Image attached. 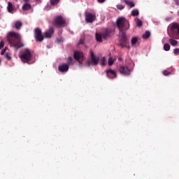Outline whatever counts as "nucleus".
I'll list each match as a JSON object with an SVG mask.
<instances>
[{"label": "nucleus", "mask_w": 179, "mask_h": 179, "mask_svg": "<svg viewBox=\"0 0 179 179\" xmlns=\"http://www.w3.org/2000/svg\"><path fill=\"white\" fill-rule=\"evenodd\" d=\"M20 35L16 32L10 31L7 35V41L10 47H13L15 50H19L24 47V44L21 41Z\"/></svg>", "instance_id": "obj_1"}, {"label": "nucleus", "mask_w": 179, "mask_h": 179, "mask_svg": "<svg viewBox=\"0 0 179 179\" xmlns=\"http://www.w3.org/2000/svg\"><path fill=\"white\" fill-rule=\"evenodd\" d=\"M116 26L120 31V34H125V31L129 29V22L125 17H121L117 20Z\"/></svg>", "instance_id": "obj_2"}, {"label": "nucleus", "mask_w": 179, "mask_h": 179, "mask_svg": "<svg viewBox=\"0 0 179 179\" xmlns=\"http://www.w3.org/2000/svg\"><path fill=\"white\" fill-rule=\"evenodd\" d=\"M168 34L172 38L179 39V24L177 22L171 24L168 27Z\"/></svg>", "instance_id": "obj_3"}, {"label": "nucleus", "mask_w": 179, "mask_h": 179, "mask_svg": "<svg viewBox=\"0 0 179 179\" xmlns=\"http://www.w3.org/2000/svg\"><path fill=\"white\" fill-rule=\"evenodd\" d=\"M113 30L110 28L106 29L103 33L99 34L96 33L95 34V38L98 43H101L103 40H107L108 37H110Z\"/></svg>", "instance_id": "obj_4"}, {"label": "nucleus", "mask_w": 179, "mask_h": 179, "mask_svg": "<svg viewBox=\"0 0 179 179\" xmlns=\"http://www.w3.org/2000/svg\"><path fill=\"white\" fill-rule=\"evenodd\" d=\"M20 58L22 62L30 64V62L31 61V53L30 52V50L27 48L24 49V52L20 55Z\"/></svg>", "instance_id": "obj_5"}, {"label": "nucleus", "mask_w": 179, "mask_h": 179, "mask_svg": "<svg viewBox=\"0 0 179 179\" xmlns=\"http://www.w3.org/2000/svg\"><path fill=\"white\" fill-rule=\"evenodd\" d=\"M120 40L119 43V45L122 47V48H129L128 45V38L127 37V34H120Z\"/></svg>", "instance_id": "obj_6"}, {"label": "nucleus", "mask_w": 179, "mask_h": 179, "mask_svg": "<svg viewBox=\"0 0 179 179\" xmlns=\"http://www.w3.org/2000/svg\"><path fill=\"white\" fill-rule=\"evenodd\" d=\"M34 37L36 41L41 43V41L44 40V34H43V33L41 32V29H40L39 28H36L34 29Z\"/></svg>", "instance_id": "obj_7"}, {"label": "nucleus", "mask_w": 179, "mask_h": 179, "mask_svg": "<svg viewBox=\"0 0 179 179\" xmlns=\"http://www.w3.org/2000/svg\"><path fill=\"white\" fill-rule=\"evenodd\" d=\"M91 61L87 62L88 66L92 65H97L99 64V60L100 59L97 56L94 55L93 52H90Z\"/></svg>", "instance_id": "obj_8"}, {"label": "nucleus", "mask_w": 179, "mask_h": 179, "mask_svg": "<svg viewBox=\"0 0 179 179\" xmlns=\"http://www.w3.org/2000/svg\"><path fill=\"white\" fill-rule=\"evenodd\" d=\"M54 26H64L65 24V19L62 16L56 17L53 21Z\"/></svg>", "instance_id": "obj_9"}, {"label": "nucleus", "mask_w": 179, "mask_h": 179, "mask_svg": "<svg viewBox=\"0 0 179 179\" xmlns=\"http://www.w3.org/2000/svg\"><path fill=\"white\" fill-rule=\"evenodd\" d=\"M96 20V15L90 13L85 12V22L86 23H93Z\"/></svg>", "instance_id": "obj_10"}, {"label": "nucleus", "mask_w": 179, "mask_h": 179, "mask_svg": "<svg viewBox=\"0 0 179 179\" xmlns=\"http://www.w3.org/2000/svg\"><path fill=\"white\" fill-rule=\"evenodd\" d=\"M54 34V28L50 27L48 30L43 33V38H51L52 36Z\"/></svg>", "instance_id": "obj_11"}, {"label": "nucleus", "mask_w": 179, "mask_h": 179, "mask_svg": "<svg viewBox=\"0 0 179 179\" xmlns=\"http://www.w3.org/2000/svg\"><path fill=\"white\" fill-rule=\"evenodd\" d=\"M74 59H76V61H78L80 64V61H83V52L76 51L74 52Z\"/></svg>", "instance_id": "obj_12"}, {"label": "nucleus", "mask_w": 179, "mask_h": 179, "mask_svg": "<svg viewBox=\"0 0 179 179\" xmlns=\"http://www.w3.org/2000/svg\"><path fill=\"white\" fill-rule=\"evenodd\" d=\"M120 73H122V75H130L131 74V70H129V69L125 66H120Z\"/></svg>", "instance_id": "obj_13"}, {"label": "nucleus", "mask_w": 179, "mask_h": 179, "mask_svg": "<svg viewBox=\"0 0 179 179\" xmlns=\"http://www.w3.org/2000/svg\"><path fill=\"white\" fill-rule=\"evenodd\" d=\"M106 73L109 79H115V78H117V73L114 70L109 69L106 71Z\"/></svg>", "instance_id": "obj_14"}, {"label": "nucleus", "mask_w": 179, "mask_h": 179, "mask_svg": "<svg viewBox=\"0 0 179 179\" xmlns=\"http://www.w3.org/2000/svg\"><path fill=\"white\" fill-rule=\"evenodd\" d=\"M58 69L59 72H68V70L69 69V66L68 65V64H63L59 66Z\"/></svg>", "instance_id": "obj_15"}, {"label": "nucleus", "mask_w": 179, "mask_h": 179, "mask_svg": "<svg viewBox=\"0 0 179 179\" xmlns=\"http://www.w3.org/2000/svg\"><path fill=\"white\" fill-rule=\"evenodd\" d=\"M22 10H30L31 9V5L29 3H24L22 6Z\"/></svg>", "instance_id": "obj_16"}, {"label": "nucleus", "mask_w": 179, "mask_h": 179, "mask_svg": "<svg viewBox=\"0 0 179 179\" xmlns=\"http://www.w3.org/2000/svg\"><path fill=\"white\" fill-rule=\"evenodd\" d=\"M22 26H23V23H22L21 21H16L14 27L16 30H20V29H22Z\"/></svg>", "instance_id": "obj_17"}, {"label": "nucleus", "mask_w": 179, "mask_h": 179, "mask_svg": "<svg viewBox=\"0 0 179 179\" xmlns=\"http://www.w3.org/2000/svg\"><path fill=\"white\" fill-rule=\"evenodd\" d=\"M7 9L10 13H12V12H13V10H14L13 4H12V3H10V1L8 2Z\"/></svg>", "instance_id": "obj_18"}, {"label": "nucleus", "mask_w": 179, "mask_h": 179, "mask_svg": "<svg viewBox=\"0 0 179 179\" xmlns=\"http://www.w3.org/2000/svg\"><path fill=\"white\" fill-rule=\"evenodd\" d=\"M124 3H126V5H128V6H129V8H134V6H135V4L132 1L124 0Z\"/></svg>", "instance_id": "obj_19"}, {"label": "nucleus", "mask_w": 179, "mask_h": 179, "mask_svg": "<svg viewBox=\"0 0 179 179\" xmlns=\"http://www.w3.org/2000/svg\"><path fill=\"white\" fill-rule=\"evenodd\" d=\"M169 43L171 45H177L178 44V41L173 38H169Z\"/></svg>", "instance_id": "obj_20"}, {"label": "nucleus", "mask_w": 179, "mask_h": 179, "mask_svg": "<svg viewBox=\"0 0 179 179\" xmlns=\"http://www.w3.org/2000/svg\"><path fill=\"white\" fill-rule=\"evenodd\" d=\"M59 3V0H50L51 6H57Z\"/></svg>", "instance_id": "obj_21"}, {"label": "nucleus", "mask_w": 179, "mask_h": 179, "mask_svg": "<svg viewBox=\"0 0 179 179\" xmlns=\"http://www.w3.org/2000/svg\"><path fill=\"white\" fill-rule=\"evenodd\" d=\"M171 73H173V69H171L169 71L168 70H164L163 71V75H164V76H169V75H171Z\"/></svg>", "instance_id": "obj_22"}, {"label": "nucleus", "mask_w": 179, "mask_h": 179, "mask_svg": "<svg viewBox=\"0 0 179 179\" xmlns=\"http://www.w3.org/2000/svg\"><path fill=\"white\" fill-rule=\"evenodd\" d=\"M143 38H149L150 37V32L149 31H146L143 34Z\"/></svg>", "instance_id": "obj_23"}, {"label": "nucleus", "mask_w": 179, "mask_h": 179, "mask_svg": "<svg viewBox=\"0 0 179 179\" xmlns=\"http://www.w3.org/2000/svg\"><path fill=\"white\" fill-rule=\"evenodd\" d=\"M131 45H135L136 43H138V38L137 37H133L131 41Z\"/></svg>", "instance_id": "obj_24"}, {"label": "nucleus", "mask_w": 179, "mask_h": 179, "mask_svg": "<svg viewBox=\"0 0 179 179\" xmlns=\"http://www.w3.org/2000/svg\"><path fill=\"white\" fill-rule=\"evenodd\" d=\"M4 57L6 59H8V61H10V59H12V57L10 56V53H8V52L5 53Z\"/></svg>", "instance_id": "obj_25"}, {"label": "nucleus", "mask_w": 179, "mask_h": 179, "mask_svg": "<svg viewBox=\"0 0 179 179\" xmlns=\"http://www.w3.org/2000/svg\"><path fill=\"white\" fill-rule=\"evenodd\" d=\"M108 64L109 66H111V65H113L114 64V59H113V57L108 58Z\"/></svg>", "instance_id": "obj_26"}, {"label": "nucleus", "mask_w": 179, "mask_h": 179, "mask_svg": "<svg viewBox=\"0 0 179 179\" xmlns=\"http://www.w3.org/2000/svg\"><path fill=\"white\" fill-rule=\"evenodd\" d=\"M164 50L165 51H170V44L165 43L164 45Z\"/></svg>", "instance_id": "obj_27"}, {"label": "nucleus", "mask_w": 179, "mask_h": 179, "mask_svg": "<svg viewBox=\"0 0 179 179\" xmlns=\"http://www.w3.org/2000/svg\"><path fill=\"white\" fill-rule=\"evenodd\" d=\"M67 65H73V59L72 57H68V64Z\"/></svg>", "instance_id": "obj_28"}, {"label": "nucleus", "mask_w": 179, "mask_h": 179, "mask_svg": "<svg viewBox=\"0 0 179 179\" xmlns=\"http://www.w3.org/2000/svg\"><path fill=\"white\" fill-rule=\"evenodd\" d=\"M132 16H138L139 15V11L138 10H133L131 11Z\"/></svg>", "instance_id": "obj_29"}, {"label": "nucleus", "mask_w": 179, "mask_h": 179, "mask_svg": "<svg viewBox=\"0 0 179 179\" xmlns=\"http://www.w3.org/2000/svg\"><path fill=\"white\" fill-rule=\"evenodd\" d=\"M136 23L138 27H141L142 26V21L139 19L136 20Z\"/></svg>", "instance_id": "obj_30"}, {"label": "nucleus", "mask_w": 179, "mask_h": 179, "mask_svg": "<svg viewBox=\"0 0 179 179\" xmlns=\"http://www.w3.org/2000/svg\"><path fill=\"white\" fill-rule=\"evenodd\" d=\"M101 66H106V57H103L101 59Z\"/></svg>", "instance_id": "obj_31"}, {"label": "nucleus", "mask_w": 179, "mask_h": 179, "mask_svg": "<svg viewBox=\"0 0 179 179\" xmlns=\"http://www.w3.org/2000/svg\"><path fill=\"white\" fill-rule=\"evenodd\" d=\"M173 54H175V55H179V48H175L173 50Z\"/></svg>", "instance_id": "obj_32"}, {"label": "nucleus", "mask_w": 179, "mask_h": 179, "mask_svg": "<svg viewBox=\"0 0 179 179\" xmlns=\"http://www.w3.org/2000/svg\"><path fill=\"white\" fill-rule=\"evenodd\" d=\"M117 9H119L120 10H122V9H124V8H125V6H122L121 4H119L117 6Z\"/></svg>", "instance_id": "obj_33"}, {"label": "nucleus", "mask_w": 179, "mask_h": 179, "mask_svg": "<svg viewBox=\"0 0 179 179\" xmlns=\"http://www.w3.org/2000/svg\"><path fill=\"white\" fill-rule=\"evenodd\" d=\"M3 45H4L3 41H1L0 42V50H1V48H3Z\"/></svg>", "instance_id": "obj_34"}, {"label": "nucleus", "mask_w": 179, "mask_h": 179, "mask_svg": "<svg viewBox=\"0 0 179 179\" xmlns=\"http://www.w3.org/2000/svg\"><path fill=\"white\" fill-rule=\"evenodd\" d=\"M6 51V50H5V49L2 50L1 52V55H5Z\"/></svg>", "instance_id": "obj_35"}, {"label": "nucleus", "mask_w": 179, "mask_h": 179, "mask_svg": "<svg viewBox=\"0 0 179 179\" xmlns=\"http://www.w3.org/2000/svg\"><path fill=\"white\" fill-rule=\"evenodd\" d=\"M83 43H84L83 39H80L78 45H80V44H83Z\"/></svg>", "instance_id": "obj_36"}, {"label": "nucleus", "mask_w": 179, "mask_h": 179, "mask_svg": "<svg viewBox=\"0 0 179 179\" xmlns=\"http://www.w3.org/2000/svg\"><path fill=\"white\" fill-rule=\"evenodd\" d=\"M175 3H176V5L179 6V0H175Z\"/></svg>", "instance_id": "obj_37"}, {"label": "nucleus", "mask_w": 179, "mask_h": 179, "mask_svg": "<svg viewBox=\"0 0 179 179\" xmlns=\"http://www.w3.org/2000/svg\"><path fill=\"white\" fill-rule=\"evenodd\" d=\"M98 2H99V3H103V2H104V1L106 0H97Z\"/></svg>", "instance_id": "obj_38"}, {"label": "nucleus", "mask_w": 179, "mask_h": 179, "mask_svg": "<svg viewBox=\"0 0 179 179\" xmlns=\"http://www.w3.org/2000/svg\"><path fill=\"white\" fill-rule=\"evenodd\" d=\"M24 3H27L29 2V0H23Z\"/></svg>", "instance_id": "obj_39"}, {"label": "nucleus", "mask_w": 179, "mask_h": 179, "mask_svg": "<svg viewBox=\"0 0 179 179\" xmlns=\"http://www.w3.org/2000/svg\"><path fill=\"white\" fill-rule=\"evenodd\" d=\"M119 60H121V58H119Z\"/></svg>", "instance_id": "obj_40"}, {"label": "nucleus", "mask_w": 179, "mask_h": 179, "mask_svg": "<svg viewBox=\"0 0 179 179\" xmlns=\"http://www.w3.org/2000/svg\"><path fill=\"white\" fill-rule=\"evenodd\" d=\"M0 64H1V59H0Z\"/></svg>", "instance_id": "obj_41"}, {"label": "nucleus", "mask_w": 179, "mask_h": 179, "mask_svg": "<svg viewBox=\"0 0 179 179\" xmlns=\"http://www.w3.org/2000/svg\"><path fill=\"white\" fill-rule=\"evenodd\" d=\"M36 1H40V0H36Z\"/></svg>", "instance_id": "obj_42"}]
</instances>
